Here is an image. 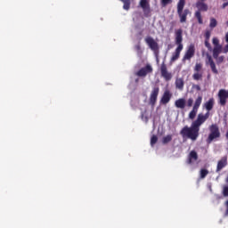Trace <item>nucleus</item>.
Returning <instances> with one entry per match:
<instances>
[{
    "mask_svg": "<svg viewBox=\"0 0 228 228\" xmlns=\"http://www.w3.org/2000/svg\"><path fill=\"white\" fill-rule=\"evenodd\" d=\"M199 159V155L197 154V151H191L188 156L187 163L188 165H191L193 161H197Z\"/></svg>",
    "mask_w": 228,
    "mask_h": 228,
    "instance_id": "f3484780",
    "label": "nucleus"
},
{
    "mask_svg": "<svg viewBox=\"0 0 228 228\" xmlns=\"http://www.w3.org/2000/svg\"><path fill=\"white\" fill-rule=\"evenodd\" d=\"M194 56H195V45H191L183 57V61H186V60L190 61V60H191Z\"/></svg>",
    "mask_w": 228,
    "mask_h": 228,
    "instance_id": "1a4fd4ad",
    "label": "nucleus"
},
{
    "mask_svg": "<svg viewBox=\"0 0 228 228\" xmlns=\"http://www.w3.org/2000/svg\"><path fill=\"white\" fill-rule=\"evenodd\" d=\"M213 44H214L215 46L220 45H218V44H219L218 39H217V38H215V37L213 38Z\"/></svg>",
    "mask_w": 228,
    "mask_h": 228,
    "instance_id": "f704fd0d",
    "label": "nucleus"
},
{
    "mask_svg": "<svg viewBox=\"0 0 228 228\" xmlns=\"http://www.w3.org/2000/svg\"><path fill=\"white\" fill-rule=\"evenodd\" d=\"M172 3V0H161L162 6H167V4H170Z\"/></svg>",
    "mask_w": 228,
    "mask_h": 228,
    "instance_id": "2f4dec72",
    "label": "nucleus"
},
{
    "mask_svg": "<svg viewBox=\"0 0 228 228\" xmlns=\"http://www.w3.org/2000/svg\"><path fill=\"white\" fill-rule=\"evenodd\" d=\"M205 38V40H209V38H211V32H209V30L206 31Z\"/></svg>",
    "mask_w": 228,
    "mask_h": 228,
    "instance_id": "473e14b6",
    "label": "nucleus"
},
{
    "mask_svg": "<svg viewBox=\"0 0 228 228\" xmlns=\"http://www.w3.org/2000/svg\"><path fill=\"white\" fill-rule=\"evenodd\" d=\"M218 97H219V104H221V106H225V104H227V99H228L227 91H225V89L219 90Z\"/></svg>",
    "mask_w": 228,
    "mask_h": 228,
    "instance_id": "f8f14e48",
    "label": "nucleus"
},
{
    "mask_svg": "<svg viewBox=\"0 0 228 228\" xmlns=\"http://www.w3.org/2000/svg\"><path fill=\"white\" fill-rule=\"evenodd\" d=\"M140 6L142 8V12L145 15H148V13H151V4L147 0H141L140 1Z\"/></svg>",
    "mask_w": 228,
    "mask_h": 228,
    "instance_id": "dca6fc26",
    "label": "nucleus"
},
{
    "mask_svg": "<svg viewBox=\"0 0 228 228\" xmlns=\"http://www.w3.org/2000/svg\"><path fill=\"white\" fill-rule=\"evenodd\" d=\"M160 74L166 81H170V79H172V73L168 72L167 64H165V62H162L160 66Z\"/></svg>",
    "mask_w": 228,
    "mask_h": 228,
    "instance_id": "9b49d317",
    "label": "nucleus"
},
{
    "mask_svg": "<svg viewBox=\"0 0 228 228\" xmlns=\"http://www.w3.org/2000/svg\"><path fill=\"white\" fill-rule=\"evenodd\" d=\"M172 99V93L169 90H166L160 99V104H168Z\"/></svg>",
    "mask_w": 228,
    "mask_h": 228,
    "instance_id": "ddd939ff",
    "label": "nucleus"
},
{
    "mask_svg": "<svg viewBox=\"0 0 228 228\" xmlns=\"http://www.w3.org/2000/svg\"><path fill=\"white\" fill-rule=\"evenodd\" d=\"M226 26H228V20L226 21Z\"/></svg>",
    "mask_w": 228,
    "mask_h": 228,
    "instance_id": "79ce46f5",
    "label": "nucleus"
},
{
    "mask_svg": "<svg viewBox=\"0 0 228 228\" xmlns=\"http://www.w3.org/2000/svg\"><path fill=\"white\" fill-rule=\"evenodd\" d=\"M203 118L208 120L209 118V110L206 114L203 115Z\"/></svg>",
    "mask_w": 228,
    "mask_h": 228,
    "instance_id": "e433bc0d",
    "label": "nucleus"
},
{
    "mask_svg": "<svg viewBox=\"0 0 228 228\" xmlns=\"http://www.w3.org/2000/svg\"><path fill=\"white\" fill-rule=\"evenodd\" d=\"M187 106L188 108H191V106H193V98H189L187 100Z\"/></svg>",
    "mask_w": 228,
    "mask_h": 228,
    "instance_id": "7c9ffc66",
    "label": "nucleus"
},
{
    "mask_svg": "<svg viewBox=\"0 0 228 228\" xmlns=\"http://www.w3.org/2000/svg\"><path fill=\"white\" fill-rule=\"evenodd\" d=\"M141 118L144 122H149V116H147V110H144L143 112L141 113Z\"/></svg>",
    "mask_w": 228,
    "mask_h": 228,
    "instance_id": "393cba45",
    "label": "nucleus"
},
{
    "mask_svg": "<svg viewBox=\"0 0 228 228\" xmlns=\"http://www.w3.org/2000/svg\"><path fill=\"white\" fill-rule=\"evenodd\" d=\"M211 70L214 74H218V69H216V64H210Z\"/></svg>",
    "mask_w": 228,
    "mask_h": 228,
    "instance_id": "c85d7f7f",
    "label": "nucleus"
},
{
    "mask_svg": "<svg viewBox=\"0 0 228 228\" xmlns=\"http://www.w3.org/2000/svg\"><path fill=\"white\" fill-rule=\"evenodd\" d=\"M158 143V136L157 135H152L151 138V147H154Z\"/></svg>",
    "mask_w": 228,
    "mask_h": 228,
    "instance_id": "a878e982",
    "label": "nucleus"
},
{
    "mask_svg": "<svg viewBox=\"0 0 228 228\" xmlns=\"http://www.w3.org/2000/svg\"><path fill=\"white\" fill-rule=\"evenodd\" d=\"M158 95H159V87L155 86L153 87L150 95V104L152 106L156 105V102H158Z\"/></svg>",
    "mask_w": 228,
    "mask_h": 228,
    "instance_id": "6e6552de",
    "label": "nucleus"
},
{
    "mask_svg": "<svg viewBox=\"0 0 228 228\" xmlns=\"http://www.w3.org/2000/svg\"><path fill=\"white\" fill-rule=\"evenodd\" d=\"M225 38H226V42L228 43V33L226 34Z\"/></svg>",
    "mask_w": 228,
    "mask_h": 228,
    "instance_id": "a19ab883",
    "label": "nucleus"
},
{
    "mask_svg": "<svg viewBox=\"0 0 228 228\" xmlns=\"http://www.w3.org/2000/svg\"><path fill=\"white\" fill-rule=\"evenodd\" d=\"M209 129V134L206 140L207 143H213L215 140H218L220 138L221 134H220V128L218 127V125L216 124H212L208 127Z\"/></svg>",
    "mask_w": 228,
    "mask_h": 228,
    "instance_id": "20e7f679",
    "label": "nucleus"
},
{
    "mask_svg": "<svg viewBox=\"0 0 228 228\" xmlns=\"http://www.w3.org/2000/svg\"><path fill=\"white\" fill-rule=\"evenodd\" d=\"M206 120L204 114H199L197 119L191 123V126H185L181 129V136H183V138H189L191 142H197L199 136H200V126H202Z\"/></svg>",
    "mask_w": 228,
    "mask_h": 228,
    "instance_id": "f257e3e1",
    "label": "nucleus"
},
{
    "mask_svg": "<svg viewBox=\"0 0 228 228\" xmlns=\"http://www.w3.org/2000/svg\"><path fill=\"white\" fill-rule=\"evenodd\" d=\"M196 8H198V11L195 12L194 17L197 18L199 24H204V20H202V14L200 12H208V7L206 3L198 1L196 3Z\"/></svg>",
    "mask_w": 228,
    "mask_h": 228,
    "instance_id": "39448f33",
    "label": "nucleus"
},
{
    "mask_svg": "<svg viewBox=\"0 0 228 228\" xmlns=\"http://www.w3.org/2000/svg\"><path fill=\"white\" fill-rule=\"evenodd\" d=\"M227 6H228V2L224 3L222 5V8L224 9V8H227Z\"/></svg>",
    "mask_w": 228,
    "mask_h": 228,
    "instance_id": "ea45409f",
    "label": "nucleus"
},
{
    "mask_svg": "<svg viewBox=\"0 0 228 228\" xmlns=\"http://www.w3.org/2000/svg\"><path fill=\"white\" fill-rule=\"evenodd\" d=\"M207 60H208L209 65H213L215 63V61H213V57H211V55H209V54L207 55Z\"/></svg>",
    "mask_w": 228,
    "mask_h": 228,
    "instance_id": "c756f323",
    "label": "nucleus"
},
{
    "mask_svg": "<svg viewBox=\"0 0 228 228\" xmlns=\"http://www.w3.org/2000/svg\"><path fill=\"white\" fill-rule=\"evenodd\" d=\"M201 104H202V96H198L197 99L195 100L192 110L189 113V118L191 120H193L195 118V117H197V113H198L199 109L200 108Z\"/></svg>",
    "mask_w": 228,
    "mask_h": 228,
    "instance_id": "423d86ee",
    "label": "nucleus"
},
{
    "mask_svg": "<svg viewBox=\"0 0 228 228\" xmlns=\"http://www.w3.org/2000/svg\"><path fill=\"white\" fill-rule=\"evenodd\" d=\"M145 42L151 49V51H158V43L154 41V38H152L151 37H147L145 38Z\"/></svg>",
    "mask_w": 228,
    "mask_h": 228,
    "instance_id": "2eb2a0df",
    "label": "nucleus"
},
{
    "mask_svg": "<svg viewBox=\"0 0 228 228\" xmlns=\"http://www.w3.org/2000/svg\"><path fill=\"white\" fill-rule=\"evenodd\" d=\"M202 1H206V0H200V2H202Z\"/></svg>",
    "mask_w": 228,
    "mask_h": 228,
    "instance_id": "c03bdc74",
    "label": "nucleus"
},
{
    "mask_svg": "<svg viewBox=\"0 0 228 228\" xmlns=\"http://www.w3.org/2000/svg\"><path fill=\"white\" fill-rule=\"evenodd\" d=\"M172 142V134H167L162 138L163 145H167V143H170Z\"/></svg>",
    "mask_w": 228,
    "mask_h": 228,
    "instance_id": "5701e85b",
    "label": "nucleus"
},
{
    "mask_svg": "<svg viewBox=\"0 0 228 228\" xmlns=\"http://www.w3.org/2000/svg\"><path fill=\"white\" fill-rule=\"evenodd\" d=\"M185 4V0H179L177 4V13L180 19V22L182 24H184V22H186L188 15H191V12H190V9H184Z\"/></svg>",
    "mask_w": 228,
    "mask_h": 228,
    "instance_id": "7ed1b4c3",
    "label": "nucleus"
},
{
    "mask_svg": "<svg viewBox=\"0 0 228 228\" xmlns=\"http://www.w3.org/2000/svg\"><path fill=\"white\" fill-rule=\"evenodd\" d=\"M193 88H195V90H197L198 92H200V86L199 85H194Z\"/></svg>",
    "mask_w": 228,
    "mask_h": 228,
    "instance_id": "c9c22d12",
    "label": "nucleus"
},
{
    "mask_svg": "<svg viewBox=\"0 0 228 228\" xmlns=\"http://www.w3.org/2000/svg\"><path fill=\"white\" fill-rule=\"evenodd\" d=\"M137 49H140V45L137 46Z\"/></svg>",
    "mask_w": 228,
    "mask_h": 228,
    "instance_id": "37998d69",
    "label": "nucleus"
},
{
    "mask_svg": "<svg viewBox=\"0 0 228 228\" xmlns=\"http://www.w3.org/2000/svg\"><path fill=\"white\" fill-rule=\"evenodd\" d=\"M225 206H226L225 216H228V200L225 201Z\"/></svg>",
    "mask_w": 228,
    "mask_h": 228,
    "instance_id": "4c0bfd02",
    "label": "nucleus"
},
{
    "mask_svg": "<svg viewBox=\"0 0 228 228\" xmlns=\"http://www.w3.org/2000/svg\"><path fill=\"white\" fill-rule=\"evenodd\" d=\"M225 167H227V155L222 157L221 159L218 160L216 172H221Z\"/></svg>",
    "mask_w": 228,
    "mask_h": 228,
    "instance_id": "4468645a",
    "label": "nucleus"
},
{
    "mask_svg": "<svg viewBox=\"0 0 228 228\" xmlns=\"http://www.w3.org/2000/svg\"><path fill=\"white\" fill-rule=\"evenodd\" d=\"M222 54V45H216L213 49V58H218Z\"/></svg>",
    "mask_w": 228,
    "mask_h": 228,
    "instance_id": "aec40b11",
    "label": "nucleus"
},
{
    "mask_svg": "<svg viewBox=\"0 0 228 228\" xmlns=\"http://www.w3.org/2000/svg\"><path fill=\"white\" fill-rule=\"evenodd\" d=\"M205 46H206L208 50H211V44L209 43V40H205Z\"/></svg>",
    "mask_w": 228,
    "mask_h": 228,
    "instance_id": "72a5a7b5",
    "label": "nucleus"
},
{
    "mask_svg": "<svg viewBox=\"0 0 228 228\" xmlns=\"http://www.w3.org/2000/svg\"><path fill=\"white\" fill-rule=\"evenodd\" d=\"M228 52V44L224 46L223 53H227Z\"/></svg>",
    "mask_w": 228,
    "mask_h": 228,
    "instance_id": "58836bf2",
    "label": "nucleus"
},
{
    "mask_svg": "<svg viewBox=\"0 0 228 228\" xmlns=\"http://www.w3.org/2000/svg\"><path fill=\"white\" fill-rule=\"evenodd\" d=\"M216 26H218V21H216V19L210 18L209 28H211V29H214V28H216Z\"/></svg>",
    "mask_w": 228,
    "mask_h": 228,
    "instance_id": "b1692460",
    "label": "nucleus"
},
{
    "mask_svg": "<svg viewBox=\"0 0 228 228\" xmlns=\"http://www.w3.org/2000/svg\"><path fill=\"white\" fill-rule=\"evenodd\" d=\"M215 106V98H210L208 102L204 103V108L207 111H211Z\"/></svg>",
    "mask_w": 228,
    "mask_h": 228,
    "instance_id": "6ab92c4d",
    "label": "nucleus"
},
{
    "mask_svg": "<svg viewBox=\"0 0 228 228\" xmlns=\"http://www.w3.org/2000/svg\"><path fill=\"white\" fill-rule=\"evenodd\" d=\"M216 60V63L220 65V63H224V60H225V57L224 55L217 56V58H214Z\"/></svg>",
    "mask_w": 228,
    "mask_h": 228,
    "instance_id": "cd10ccee",
    "label": "nucleus"
},
{
    "mask_svg": "<svg viewBox=\"0 0 228 228\" xmlns=\"http://www.w3.org/2000/svg\"><path fill=\"white\" fill-rule=\"evenodd\" d=\"M194 73L192 75V79L194 81H202V77L204 75V72L202 71V63L197 62L194 66Z\"/></svg>",
    "mask_w": 228,
    "mask_h": 228,
    "instance_id": "0eeeda50",
    "label": "nucleus"
},
{
    "mask_svg": "<svg viewBox=\"0 0 228 228\" xmlns=\"http://www.w3.org/2000/svg\"><path fill=\"white\" fill-rule=\"evenodd\" d=\"M209 174V171L208 169H201L200 170V178L205 179V177Z\"/></svg>",
    "mask_w": 228,
    "mask_h": 228,
    "instance_id": "bb28decb",
    "label": "nucleus"
},
{
    "mask_svg": "<svg viewBox=\"0 0 228 228\" xmlns=\"http://www.w3.org/2000/svg\"><path fill=\"white\" fill-rule=\"evenodd\" d=\"M175 86L178 90H183L184 88V80L183 78H176Z\"/></svg>",
    "mask_w": 228,
    "mask_h": 228,
    "instance_id": "412c9836",
    "label": "nucleus"
},
{
    "mask_svg": "<svg viewBox=\"0 0 228 228\" xmlns=\"http://www.w3.org/2000/svg\"><path fill=\"white\" fill-rule=\"evenodd\" d=\"M121 1V3L124 4L123 5V9L124 10H129V8H131V0H119Z\"/></svg>",
    "mask_w": 228,
    "mask_h": 228,
    "instance_id": "4be33fe9",
    "label": "nucleus"
},
{
    "mask_svg": "<svg viewBox=\"0 0 228 228\" xmlns=\"http://www.w3.org/2000/svg\"><path fill=\"white\" fill-rule=\"evenodd\" d=\"M152 66H151V64H147L144 68H142L136 72V76H138V77H145L148 74L152 73Z\"/></svg>",
    "mask_w": 228,
    "mask_h": 228,
    "instance_id": "9d476101",
    "label": "nucleus"
},
{
    "mask_svg": "<svg viewBox=\"0 0 228 228\" xmlns=\"http://www.w3.org/2000/svg\"><path fill=\"white\" fill-rule=\"evenodd\" d=\"M175 108H179L180 110H184L186 108V100L183 98H180L175 102Z\"/></svg>",
    "mask_w": 228,
    "mask_h": 228,
    "instance_id": "a211bd4d",
    "label": "nucleus"
},
{
    "mask_svg": "<svg viewBox=\"0 0 228 228\" xmlns=\"http://www.w3.org/2000/svg\"><path fill=\"white\" fill-rule=\"evenodd\" d=\"M175 45H178L175 52L172 53L170 63L177 61V59L181 57V51H183V29L179 28L175 32Z\"/></svg>",
    "mask_w": 228,
    "mask_h": 228,
    "instance_id": "f03ea898",
    "label": "nucleus"
}]
</instances>
